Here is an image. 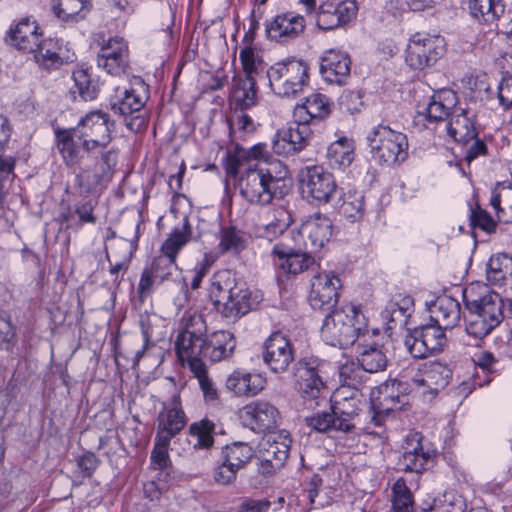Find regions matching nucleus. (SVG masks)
Instances as JSON below:
<instances>
[{
    "label": "nucleus",
    "mask_w": 512,
    "mask_h": 512,
    "mask_svg": "<svg viewBox=\"0 0 512 512\" xmlns=\"http://www.w3.org/2000/svg\"><path fill=\"white\" fill-rule=\"evenodd\" d=\"M463 299L468 310L465 316L468 335L482 339L502 322L504 303L498 293L489 291L486 286L472 284L464 289Z\"/></svg>",
    "instance_id": "1"
},
{
    "label": "nucleus",
    "mask_w": 512,
    "mask_h": 512,
    "mask_svg": "<svg viewBox=\"0 0 512 512\" xmlns=\"http://www.w3.org/2000/svg\"><path fill=\"white\" fill-rule=\"evenodd\" d=\"M369 333L368 319L362 308L345 304L328 314L321 327L323 341L331 346L347 348Z\"/></svg>",
    "instance_id": "2"
},
{
    "label": "nucleus",
    "mask_w": 512,
    "mask_h": 512,
    "mask_svg": "<svg viewBox=\"0 0 512 512\" xmlns=\"http://www.w3.org/2000/svg\"><path fill=\"white\" fill-rule=\"evenodd\" d=\"M209 296L215 309L228 319L239 318L251 309L249 289L228 270L214 274Z\"/></svg>",
    "instance_id": "3"
},
{
    "label": "nucleus",
    "mask_w": 512,
    "mask_h": 512,
    "mask_svg": "<svg viewBox=\"0 0 512 512\" xmlns=\"http://www.w3.org/2000/svg\"><path fill=\"white\" fill-rule=\"evenodd\" d=\"M272 91L282 98H296L309 84L308 65L296 58H289L272 65L267 70Z\"/></svg>",
    "instance_id": "4"
},
{
    "label": "nucleus",
    "mask_w": 512,
    "mask_h": 512,
    "mask_svg": "<svg viewBox=\"0 0 512 512\" xmlns=\"http://www.w3.org/2000/svg\"><path fill=\"white\" fill-rule=\"evenodd\" d=\"M372 158L379 164L395 166L408 157V140L404 133L379 124L367 136Z\"/></svg>",
    "instance_id": "5"
},
{
    "label": "nucleus",
    "mask_w": 512,
    "mask_h": 512,
    "mask_svg": "<svg viewBox=\"0 0 512 512\" xmlns=\"http://www.w3.org/2000/svg\"><path fill=\"white\" fill-rule=\"evenodd\" d=\"M278 181L279 178L274 175L272 168L254 164L240 175L237 187L240 195L250 204L266 206L275 197V185Z\"/></svg>",
    "instance_id": "6"
},
{
    "label": "nucleus",
    "mask_w": 512,
    "mask_h": 512,
    "mask_svg": "<svg viewBox=\"0 0 512 512\" xmlns=\"http://www.w3.org/2000/svg\"><path fill=\"white\" fill-rule=\"evenodd\" d=\"M113 122L107 113L94 110L82 117L78 124L71 128L86 153L106 148L112 141Z\"/></svg>",
    "instance_id": "7"
},
{
    "label": "nucleus",
    "mask_w": 512,
    "mask_h": 512,
    "mask_svg": "<svg viewBox=\"0 0 512 512\" xmlns=\"http://www.w3.org/2000/svg\"><path fill=\"white\" fill-rule=\"evenodd\" d=\"M135 85L138 87L124 88L123 96L111 103V109L124 118V124L130 131L138 133L147 127V117L144 111L146 88L140 78H135Z\"/></svg>",
    "instance_id": "8"
},
{
    "label": "nucleus",
    "mask_w": 512,
    "mask_h": 512,
    "mask_svg": "<svg viewBox=\"0 0 512 512\" xmlns=\"http://www.w3.org/2000/svg\"><path fill=\"white\" fill-rule=\"evenodd\" d=\"M182 331L177 336L175 347L182 362L199 360L201 345L207 334V325L202 314L185 312L182 319Z\"/></svg>",
    "instance_id": "9"
},
{
    "label": "nucleus",
    "mask_w": 512,
    "mask_h": 512,
    "mask_svg": "<svg viewBox=\"0 0 512 512\" xmlns=\"http://www.w3.org/2000/svg\"><path fill=\"white\" fill-rule=\"evenodd\" d=\"M298 182L303 197L317 204L329 203L337 190L333 174L319 165L302 168L298 173Z\"/></svg>",
    "instance_id": "10"
},
{
    "label": "nucleus",
    "mask_w": 512,
    "mask_h": 512,
    "mask_svg": "<svg viewBox=\"0 0 512 512\" xmlns=\"http://www.w3.org/2000/svg\"><path fill=\"white\" fill-rule=\"evenodd\" d=\"M324 363L315 357H303L295 365L294 377L305 401L318 405L323 398L325 382L322 377Z\"/></svg>",
    "instance_id": "11"
},
{
    "label": "nucleus",
    "mask_w": 512,
    "mask_h": 512,
    "mask_svg": "<svg viewBox=\"0 0 512 512\" xmlns=\"http://www.w3.org/2000/svg\"><path fill=\"white\" fill-rule=\"evenodd\" d=\"M445 53L444 38L439 35L416 33L406 50V63L413 69L422 70L435 64Z\"/></svg>",
    "instance_id": "12"
},
{
    "label": "nucleus",
    "mask_w": 512,
    "mask_h": 512,
    "mask_svg": "<svg viewBox=\"0 0 512 512\" xmlns=\"http://www.w3.org/2000/svg\"><path fill=\"white\" fill-rule=\"evenodd\" d=\"M292 439L286 430L266 433L258 445V459L262 474H272L288 458Z\"/></svg>",
    "instance_id": "13"
},
{
    "label": "nucleus",
    "mask_w": 512,
    "mask_h": 512,
    "mask_svg": "<svg viewBox=\"0 0 512 512\" xmlns=\"http://www.w3.org/2000/svg\"><path fill=\"white\" fill-rule=\"evenodd\" d=\"M357 11L355 0H327L314 12V18L320 29L333 30L352 21Z\"/></svg>",
    "instance_id": "14"
},
{
    "label": "nucleus",
    "mask_w": 512,
    "mask_h": 512,
    "mask_svg": "<svg viewBox=\"0 0 512 512\" xmlns=\"http://www.w3.org/2000/svg\"><path fill=\"white\" fill-rule=\"evenodd\" d=\"M262 355L264 363L276 374L286 372L295 358L291 341L279 331L266 339Z\"/></svg>",
    "instance_id": "15"
},
{
    "label": "nucleus",
    "mask_w": 512,
    "mask_h": 512,
    "mask_svg": "<svg viewBox=\"0 0 512 512\" xmlns=\"http://www.w3.org/2000/svg\"><path fill=\"white\" fill-rule=\"evenodd\" d=\"M341 280L331 272H320L313 276L309 292V303L314 310H329L338 301Z\"/></svg>",
    "instance_id": "16"
},
{
    "label": "nucleus",
    "mask_w": 512,
    "mask_h": 512,
    "mask_svg": "<svg viewBox=\"0 0 512 512\" xmlns=\"http://www.w3.org/2000/svg\"><path fill=\"white\" fill-rule=\"evenodd\" d=\"M361 394L358 389H337L333 396L331 409L336 416L339 432L349 433L355 428L354 418L358 416Z\"/></svg>",
    "instance_id": "17"
},
{
    "label": "nucleus",
    "mask_w": 512,
    "mask_h": 512,
    "mask_svg": "<svg viewBox=\"0 0 512 512\" xmlns=\"http://www.w3.org/2000/svg\"><path fill=\"white\" fill-rule=\"evenodd\" d=\"M407 383L393 380L379 388V396L372 401L374 415L372 420L377 426L382 425L381 418L391 411L400 410L405 404Z\"/></svg>",
    "instance_id": "18"
},
{
    "label": "nucleus",
    "mask_w": 512,
    "mask_h": 512,
    "mask_svg": "<svg viewBox=\"0 0 512 512\" xmlns=\"http://www.w3.org/2000/svg\"><path fill=\"white\" fill-rule=\"evenodd\" d=\"M451 376L452 371L448 365L430 361L419 366L411 381L417 388L423 389V393L434 396L448 384Z\"/></svg>",
    "instance_id": "19"
},
{
    "label": "nucleus",
    "mask_w": 512,
    "mask_h": 512,
    "mask_svg": "<svg viewBox=\"0 0 512 512\" xmlns=\"http://www.w3.org/2000/svg\"><path fill=\"white\" fill-rule=\"evenodd\" d=\"M97 63L107 73L114 76L126 75L129 68V51L122 38H111L104 44L98 54Z\"/></svg>",
    "instance_id": "20"
},
{
    "label": "nucleus",
    "mask_w": 512,
    "mask_h": 512,
    "mask_svg": "<svg viewBox=\"0 0 512 512\" xmlns=\"http://www.w3.org/2000/svg\"><path fill=\"white\" fill-rule=\"evenodd\" d=\"M299 234L307 249L318 251L332 235V221L322 213H314L302 222Z\"/></svg>",
    "instance_id": "21"
},
{
    "label": "nucleus",
    "mask_w": 512,
    "mask_h": 512,
    "mask_svg": "<svg viewBox=\"0 0 512 512\" xmlns=\"http://www.w3.org/2000/svg\"><path fill=\"white\" fill-rule=\"evenodd\" d=\"M242 418L255 432H272L278 424L280 414L278 409L267 401H255L242 409Z\"/></svg>",
    "instance_id": "22"
},
{
    "label": "nucleus",
    "mask_w": 512,
    "mask_h": 512,
    "mask_svg": "<svg viewBox=\"0 0 512 512\" xmlns=\"http://www.w3.org/2000/svg\"><path fill=\"white\" fill-rule=\"evenodd\" d=\"M351 59L346 52L330 49L321 57L320 73L331 84L344 85L350 77Z\"/></svg>",
    "instance_id": "23"
},
{
    "label": "nucleus",
    "mask_w": 512,
    "mask_h": 512,
    "mask_svg": "<svg viewBox=\"0 0 512 512\" xmlns=\"http://www.w3.org/2000/svg\"><path fill=\"white\" fill-rule=\"evenodd\" d=\"M305 29L303 16L288 12L277 15L266 23V34L269 39L288 42L300 36Z\"/></svg>",
    "instance_id": "24"
},
{
    "label": "nucleus",
    "mask_w": 512,
    "mask_h": 512,
    "mask_svg": "<svg viewBox=\"0 0 512 512\" xmlns=\"http://www.w3.org/2000/svg\"><path fill=\"white\" fill-rule=\"evenodd\" d=\"M432 457V452L425 449L422 436L419 433H410L402 445V455L399 463L405 471L420 473L426 469Z\"/></svg>",
    "instance_id": "25"
},
{
    "label": "nucleus",
    "mask_w": 512,
    "mask_h": 512,
    "mask_svg": "<svg viewBox=\"0 0 512 512\" xmlns=\"http://www.w3.org/2000/svg\"><path fill=\"white\" fill-rule=\"evenodd\" d=\"M199 360L208 359L211 362H218L229 358L236 347L234 335L225 330L215 331L204 338V345H201Z\"/></svg>",
    "instance_id": "26"
},
{
    "label": "nucleus",
    "mask_w": 512,
    "mask_h": 512,
    "mask_svg": "<svg viewBox=\"0 0 512 512\" xmlns=\"http://www.w3.org/2000/svg\"><path fill=\"white\" fill-rule=\"evenodd\" d=\"M186 425V417L181 408L180 396L174 394L171 398L169 407L164 408L158 416V437H166L172 439L177 435Z\"/></svg>",
    "instance_id": "27"
},
{
    "label": "nucleus",
    "mask_w": 512,
    "mask_h": 512,
    "mask_svg": "<svg viewBox=\"0 0 512 512\" xmlns=\"http://www.w3.org/2000/svg\"><path fill=\"white\" fill-rule=\"evenodd\" d=\"M266 385V379L259 373L245 370H235L226 379V388L236 396L253 397L261 392Z\"/></svg>",
    "instance_id": "28"
},
{
    "label": "nucleus",
    "mask_w": 512,
    "mask_h": 512,
    "mask_svg": "<svg viewBox=\"0 0 512 512\" xmlns=\"http://www.w3.org/2000/svg\"><path fill=\"white\" fill-rule=\"evenodd\" d=\"M56 148L60 153L64 164L68 168L80 165L84 158L82 143L78 141L71 128L57 129L55 131Z\"/></svg>",
    "instance_id": "29"
},
{
    "label": "nucleus",
    "mask_w": 512,
    "mask_h": 512,
    "mask_svg": "<svg viewBox=\"0 0 512 512\" xmlns=\"http://www.w3.org/2000/svg\"><path fill=\"white\" fill-rule=\"evenodd\" d=\"M432 313L438 325L444 329H451L458 324L461 318V306L456 299L442 296L436 300Z\"/></svg>",
    "instance_id": "30"
},
{
    "label": "nucleus",
    "mask_w": 512,
    "mask_h": 512,
    "mask_svg": "<svg viewBox=\"0 0 512 512\" xmlns=\"http://www.w3.org/2000/svg\"><path fill=\"white\" fill-rule=\"evenodd\" d=\"M447 129L456 142L468 143L477 137L472 117L464 109H455L452 112Z\"/></svg>",
    "instance_id": "31"
},
{
    "label": "nucleus",
    "mask_w": 512,
    "mask_h": 512,
    "mask_svg": "<svg viewBox=\"0 0 512 512\" xmlns=\"http://www.w3.org/2000/svg\"><path fill=\"white\" fill-rule=\"evenodd\" d=\"M38 26L35 22L23 19L14 29L11 30L12 44L24 52L30 53L38 47L40 35L37 32Z\"/></svg>",
    "instance_id": "32"
},
{
    "label": "nucleus",
    "mask_w": 512,
    "mask_h": 512,
    "mask_svg": "<svg viewBox=\"0 0 512 512\" xmlns=\"http://www.w3.org/2000/svg\"><path fill=\"white\" fill-rule=\"evenodd\" d=\"M232 99L234 110L245 111L258 102V89L255 78H235Z\"/></svg>",
    "instance_id": "33"
},
{
    "label": "nucleus",
    "mask_w": 512,
    "mask_h": 512,
    "mask_svg": "<svg viewBox=\"0 0 512 512\" xmlns=\"http://www.w3.org/2000/svg\"><path fill=\"white\" fill-rule=\"evenodd\" d=\"M273 254L281 260L280 266L287 273L298 274L307 270L315 260L308 252H294L276 245Z\"/></svg>",
    "instance_id": "34"
},
{
    "label": "nucleus",
    "mask_w": 512,
    "mask_h": 512,
    "mask_svg": "<svg viewBox=\"0 0 512 512\" xmlns=\"http://www.w3.org/2000/svg\"><path fill=\"white\" fill-rule=\"evenodd\" d=\"M354 160V145L343 137L330 144L327 149V162L331 169L344 170Z\"/></svg>",
    "instance_id": "35"
},
{
    "label": "nucleus",
    "mask_w": 512,
    "mask_h": 512,
    "mask_svg": "<svg viewBox=\"0 0 512 512\" xmlns=\"http://www.w3.org/2000/svg\"><path fill=\"white\" fill-rule=\"evenodd\" d=\"M508 276H512V257L503 253L493 255L487 264L488 282L500 287L507 282Z\"/></svg>",
    "instance_id": "36"
},
{
    "label": "nucleus",
    "mask_w": 512,
    "mask_h": 512,
    "mask_svg": "<svg viewBox=\"0 0 512 512\" xmlns=\"http://www.w3.org/2000/svg\"><path fill=\"white\" fill-rule=\"evenodd\" d=\"M469 9L473 18L483 23H492L505 11L502 0H469Z\"/></svg>",
    "instance_id": "37"
},
{
    "label": "nucleus",
    "mask_w": 512,
    "mask_h": 512,
    "mask_svg": "<svg viewBox=\"0 0 512 512\" xmlns=\"http://www.w3.org/2000/svg\"><path fill=\"white\" fill-rule=\"evenodd\" d=\"M229 136L232 143L245 140L253 134L256 126L252 118L245 111L234 110L227 119Z\"/></svg>",
    "instance_id": "38"
},
{
    "label": "nucleus",
    "mask_w": 512,
    "mask_h": 512,
    "mask_svg": "<svg viewBox=\"0 0 512 512\" xmlns=\"http://www.w3.org/2000/svg\"><path fill=\"white\" fill-rule=\"evenodd\" d=\"M339 212L349 221L363 218L365 213V196L362 191L348 190L340 198Z\"/></svg>",
    "instance_id": "39"
},
{
    "label": "nucleus",
    "mask_w": 512,
    "mask_h": 512,
    "mask_svg": "<svg viewBox=\"0 0 512 512\" xmlns=\"http://www.w3.org/2000/svg\"><path fill=\"white\" fill-rule=\"evenodd\" d=\"M61 48L52 39L38 41V47L30 53L34 54L35 61L42 67L51 70L59 68L63 64L60 56Z\"/></svg>",
    "instance_id": "40"
},
{
    "label": "nucleus",
    "mask_w": 512,
    "mask_h": 512,
    "mask_svg": "<svg viewBox=\"0 0 512 512\" xmlns=\"http://www.w3.org/2000/svg\"><path fill=\"white\" fill-rule=\"evenodd\" d=\"M88 0H52L55 15L63 21H79L88 11Z\"/></svg>",
    "instance_id": "41"
},
{
    "label": "nucleus",
    "mask_w": 512,
    "mask_h": 512,
    "mask_svg": "<svg viewBox=\"0 0 512 512\" xmlns=\"http://www.w3.org/2000/svg\"><path fill=\"white\" fill-rule=\"evenodd\" d=\"M191 225L187 217L184 218L181 228H174L168 238L161 246L163 255L176 259L179 251L188 243L191 238Z\"/></svg>",
    "instance_id": "42"
},
{
    "label": "nucleus",
    "mask_w": 512,
    "mask_h": 512,
    "mask_svg": "<svg viewBox=\"0 0 512 512\" xmlns=\"http://www.w3.org/2000/svg\"><path fill=\"white\" fill-rule=\"evenodd\" d=\"M357 359L362 371L369 373L384 371L388 363L386 354L376 346L364 347Z\"/></svg>",
    "instance_id": "43"
},
{
    "label": "nucleus",
    "mask_w": 512,
    "mask_h": 512,
    "mask_svg": "<svg viewBox=\"0 0 512 512\" xmlns=\"http://www.w3.org/2000/svg\"><path fill=\"white\" fill-rule=\"evenodd\" d=\"M301 496L310 504V507L306 508L304 512L311 509L325 508L332 501L329 491L322 487V480L318 476H314L311 479L309 488L304 490Z\"/></svg>",
    "instance_id": "44"
},
{
    "label": "nucleus",
    "mask_w": 512,
    "mask_h": 512,
    "mask_svg": "<svg viewBox=\"0 0 512 512\" xmlns=\"http://www.w3.org/2000/svg\"><path fill=\"white\" fill-rule=\"evenodd\" d=\"M246 246L245 234L234 226H225L220 230L219 250L222 253L237 254Z\"/></svg>",
    "instance_id": "45"
},
{
    "label": "nucleus",
    "mask_w": 512,
    "mask_h": 512,
    "mask_svg": "<svg viewBox=\"0 0 512 512\" xmlns=\"http://www.w3.org/2000/svg\"><path fill=\"white\" fill-rule=\"evenodd\" d=\"M253 454L252 447L244 442H234L227 445L222 451L225 461L238 469L243 468L251 460Z\"/></svg>",
    "instance_id": "46"
},
{
    "label": "nucleus",
    "mask_w": 512,
    "mask_h": 512,
    "mask_svg": "<svg viewBox=\"0 0 512 512\" xmlns=\"http://www.w3.org/2000/svg\"><path fill=\"white\" fill-rule=\"evenodd\" d=\"M490 205L497 212L499 219L512 222V187L502 186L493 191Z\"/></svg>",
    "instance_id": "47"
},
{
    "label": "nucleus",
    "mask_w": 512,
    "mask_h": 512,
    "mask_svg": "<svg viewBox=\"0 0 512 512\" xmlns=\"http://www.w3.org/2000/svg\"><path fill=\"white\" fill-rule=\"evenodd\" d=\"M414 498L403 478L397 479L392 486V509L394 512H412Z\"/></svg>",
    "instance_id": "48"
},
{
    "label": "nucleus",
    "mask_w": 512,
    "mask_h": 512,
    "mask_svg": "<svg viewBox=\"0 0 512 512\" xmlns=\"http://www.w3.org/2000/svg\"><path fill=\"white\" fill-rule=\"evenodd\" d=\"M187 363L194 376L198 379L199 386L203 392L205 400L207 402H215L218 399V392L214 383L207 375L204 362L201 360H194Z\"/></svg>",
    "instance_id": "49"
},
{
    "label": "nucleus",
    "mask_w": 512,
    "mask_h": 512,
    "mask_svg": "<svg viewBox=\"0 0 512 512\" xmlns=\"http://www.w3.org/2000/svg\"><path fill=\"white\" fill-rule=\"evenodd\" d=\"M279 217L259 230V236L268 241H273L282 235L292 223L291 215L286 210L278 212Z\"/></svg>",
    "instance_id": "50"
},
{
    "label": "nucleus",
    "mask_w": 512,
    "mask_h": 512,
    "mask_svg": "<svg viewBox=\"0 0 512 512\" xmlns=\"http://www.w3.org/2000/svg\"><path fill=\"white\" fill-rule=\"evenodd\" d=\"M431 353L440 352L446 345L447 338L444 328L440 325H426L418 328Z\"/></svg>",
    "instance_id": "51"
},
{
    "label": "nucleus",
    "mask_w": 512,
    "mask_h": 512,
    "mask_svg": "<svg viewBox=\"0 0 512 512\" xmlns=\"http://www.w3.org/2000/svg\"><path fill=\"white\" fill-rule=\"evenodd\" d=\"M170 439L166 437L155 438V445L151 452V465L154 470L171 469V461L168 453Z\"/></svg>",
    "instance_id": "52"
},
{
    "label": "nucleus",
    "mask_w": 512,
    "mask_h": 512,
    "mask_svg": "<svg viewBox=\"0 0 512 512\" xmlns=\"http://www.w3.org/2000/svg\"><path fill=\"white\" fill-rule=\"evenodd\" d=\"M284 134V140L288 141L295 152L302 151L312 134L309 126H299L289 124L287 128L280 130Z\"/></svg>",
    "instance_id": "53"
},
{
    "label": "nucleus",
    "mask_w": 512,
    "mask_h": 512,
    "mask_svg": "<svg viewBox=\"0 0 512 512\" xmlns=\"http://www.w3.org/2000/svg\"><path fill=\"white\" fill-rule=\"evenodd\" d=\"M449 115V107L433 97L424 111H419L416 116L417 122L426 120L429 123L443 121Z\"/></svg>",
    "instance_id": "54"
},
{
    "label": "nucleus",
    "mask_w": 512,
    "mask_h": 512,
    "mask_svg": "<svg viewBox=\"0 0 512 512\" xmlns=\"http://www.w3.org/2000/svg\"><path fill=\"white\" fill-rule=\"evenodd\" d=\"M75 87L79 96L85 100H93L97 97L98 88L93 84L87 71L79 69L73 72Z\"/></svg>",
    "instance_id": "55"
},
{
    "label": "nucleus",
    "mask_w": 512,
    "mask_h": 512,
    "mask_svg": "<svg viewBox=\"0 0 512 512\" xmlns=\"http://www.w3.org/2000/svg\"><path fill=\"white\" fill-rule=\"evenodd\" d=\"M176 269V259L162 254L153 260L149 270L154 275V279L158 280V283H162L168 280Z\"/></svg>",
    "instance_id": "56"
},
{
    "label": "nucleus",
    "mask_w": 512,
    "mask_h": 512,
    "mask_svg": "<svg viewBox=\"0 0 512 512\" xmlns=\"http://www.w3.org/2000/svg\"><path fill=\"white\" fill-rule=\"evenodd\" d=\"M337 422L333 411L317 413L306 418L307 425L318 432L339 431Z\"/></svg>",
    "instance_id": "57"
},
{
    "label": "nucleus",
    "mask_w": 512,
    "mask_h": 512,
    "mask_svg": "<svg viewBox=\"0 0 512 512\" xmlns=\"http://www.w3.org/2000/svg\"><path fill=\"white\" fill-rule=\"evenodd\" d=\"M421 336L420 330L415 328L405 338V346L414 358H426L432 354Z\"/></svg>",
    "instance_id": "58"
},
{
    "label": "nucleus",
    "mask_w": 512,
    "mask_h": 512,
    "mask_svg": "<svg viewBox=\"0 0 512 512\" xmlns=\"http://www.w3.org/2000/svg\"><path fill=\"white\" fill-rule=\"evenodd\" d=\"M214 423L208 419H203L198 423L190 426L192 435L197 436V445L202 448H208L213 444L212 433L214 431Z\"/></svg>",
    "instance_id": "59"
},
{
    "label": "nucleus",
    "mask_w": 512,
    "mask_h": 512,
    "mask_svg": "<svg viewBox=\"0 0 512 512\" xmlns=\"http://www.w3.org/2000/svg\"><path fill=\"white\" fill-rule=\"evenodd\" d=\"M303 103L315 119H323L330 113V104L328 98L323 94H311Z\"/></svg>",
    "instance_id": "60"
},
{
    "label": "nucleus",
    "mask_w": 512,
    "mask_h": 512,
    "mask_svg": "<svg viewBox=\"0 0 512 512\" xmlns=\"http://www.w3.org/2000/svg\"><path fill=\"white\" fill-rule=\"evenodd\" d=\"M239 59L242 65L244 78H254L258 73L262 60L255 54L251 47H245L240 51Z\"/></svg>",
    "instance_id": "61"
},
{
    "label": "nucleus",
    "mask_w": 512,
    "mask_h": 512,
    "mask_svg": "<svg viewBox=\"0 0 512 512\" xmlns=\"http://www.w3.org/2000/svg\"><path fill=\"white\" fill-rule=\"evenodd\" d=\"M470 221L474 228H479L488 234L495 232L497 227V223L488 214V212L479 206L471 209Z\"/></svg>",
    "instance_id": "62"
},
{
    "label": "nucleus",
    "mask_w": 512,
    "mask_h": 512,
    "mask_svg": "<svg viewBox=\"0 0 512 512\" xmlns=\"http://www.w3.org/2000/svg\"><path fill=\"white\" fill-rule=\"evenodd\" d=\"M245 155L246 149L236 143L234 150L228 152L224 160V168L227 174L234 177L239 173L242 161L247 160Z\"/></svg>",
    "instance_id": "63"
},
{
    "label": "nucleus",
    "mask_w": 512,
    "mask_h": 512,
    "mask_svg": "<svg viewBox=\"0 0 512 512\" xmlns=\"http://www.w3.org/2000/svg\"><path fill=\"white\" fill-rule=\"evenodd\" d=\"M362 369L360 366L355 364H346L340 368L339 377L343 382L342 387L347 389H357V386L361 383Z\"/></svg>",
    "instance_id": "64"
}]
</instances>
